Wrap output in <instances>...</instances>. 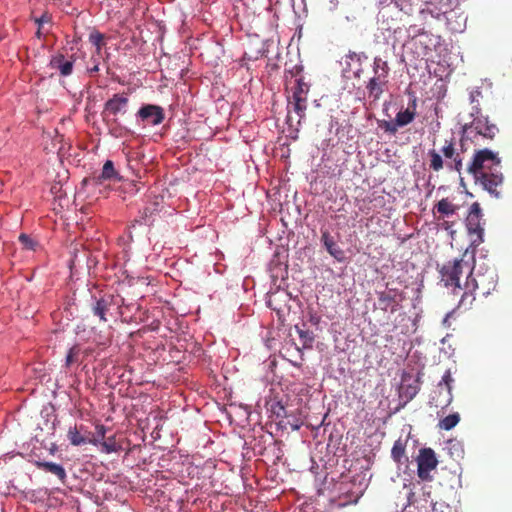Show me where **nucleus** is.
I'll list each match as a JSON object with an SVG mask.
<instances>
[{
    "label": "nucleus",
    "instance_id": "nucleus-1",
    "mask_svg": "<svg viewBox=\"0 0 512 512\" xmlns=\"http://www.w3.org/2000/svg\"><path fill=\"white\" fill-rule=\"evenodd\" d=\"M467 172L473 176L475 184H479L489 194L499 197L497 188L503 184L504 176L498 153L484 146L475 147Z\"/></svg>",
    "mask_w": 512,
    "mask_h": 512
},
{
    "label": "nucleus",
    "instance_id": "nucleus-2",
    "mask_svg": "<svg viewBox=\"0 0 512 512\" xmlns=\"http://www.w3.org/2000/svg\"><path fill=\"white\" fill-rule=\"evenodd\" d=\"M472 115H476L471 123L465 124L462 128L460 138L461 152L468 150L470 142L475 147H483L489 141H492L498 134L499 129L495 123H492L488 116L481 114V109L477 106L474 108Z\"/></svg>",
    "mask_w": 512,
    "mask_h": 512
},
{
    "label": "nucleus",
    "instance_id": "nucleus-3",
    "mask_svg": "<svg viewBox=\"0 0 512 512\" xmlns=\"http://www.w3.org/2000/svg\"><path fill=\"white\" fill-rule=\"evenodd\" d=\"M465 257H467V251L461 259L449 261L443 264L439 269L440 281L445 287L453 288L454 295H459L462 290L460 276L464 273H467V275L472 274V265L469 261L465 260Z\"/></svg>",
    "mask_w": 512,
    "mask_h": 512
},
{
    "label": "nucleus",
    "instance_id": "nucleus-4",
    "mask_svg": "<svg viewBox=\"0 0 512 512\" xmlns=\"http://www.w3.org/2000/svg\"><path fill=\"white\" fill-rule=\"evenodd\" d=\"M467 277L476 287L478 295L483 297L490 295L497 285V275L493 269H486L484 273H479L475 272L472 266V274L467 275Z\"/></svg>",
    "mask_w": 512,
    "mask_h": 512
},
{
    "label": "nucleus",
    "instance_id": "nucleus-5",
    "mask_svg": "<svg viewBox=\"0 0 512 512\" xmlns=\"http://www.w3.org/2000/svg\"><path fill=\"white\" fill-rule=\"evenodd\" d=\"M438 465L436 454L432 448H421L417 457V474L422 481H431L430 472Z\"/></svg>",
    "mask_w": 512,
    "mask_h": 512
},
{
    "label": "nucleus",
    "instance_id": "nucleus-6",
    "mask_svg": "<svg viewBox=\"0 0 512 512\" xmlns=\"http://www.w3.org/2000/svg\"><path fill=\"white\" fill-rule=\"evenodd\" d=\"M441 153L447 159L446 167L449 170H453L461 174L463 170V158L461 157V154L457 152L453 139L445 140V143L441 148Z\"/></svg>",
    "mask_w": 512,
    "mask_h": 512
},
{
    "label": "nucleus",
    "instance_id": "nucleus-7",
    "mask_svg": "<svg viewBox=\"0 0 512 512\" xmlns=\"http://www.w3.org/2000/svg\"><path fill=\"white\" fill-rule=\"evenodd\" d=\"M482 211L480 204L474 202L469 209L468 216L466 218V227L470 234H476L478 236V242H483L484 228L481 225Z\"/></svg>",
    "mask_w": 512,
    "mask_h": 512
},
{
    "label": "nucleus",
    "instance_id": "nucleus-8",
    "mask_svg": "<svg viewBox=\"0 0 512 512\" xmlns=\"http://www.w3.org/2000/svg\"><path fill=\"white\" fill-rule=\"evenodd\" d=\"M137 116L146 124L159 125L165 119V112L161 106L145 104L137 112Z\"/></svg>",
    "mask_w": 512,
    "mask_h": 512
},
{
    "label": "nucleus",
    "instance_id": "nucleus-9",
    "mask_svg": "<svg viewBox=\"0 0 512 512\" xmlns=\"http://www.w3.org/2000/svg\"><path fill=\"white\" fill-rule=\"evenodd\" d=\"M460 300L458 302L457 307L455 308V311L465 312L470 309H472L473 304L476 300V295H478V291L476 287H474L471 280L467 277L464 287H462V290L460 291Z\"/></svg>",
    "mask_w": 512,
    "mask_h": 512
},
{
    "label": "nucleus",
    "instance_id": "nucleus-10",
    "mask_svg": "<svg viewBox=\"0 0 512 512\" xmlns=\"http://www.w3.org/2000/svg\"><path fill=\"white\" fill-rule=\"evenodd\" d=\"M129 99L124 94H114L104 105L103 118L106 120V114L116 116L119 113L124 114L128 106Z\"/></svg>",
    "mask_w": 512,
    "mask_h": 512
},
{
    "label": "nucleus",
    "instance_id": "nucleus-11",
    "mask_svg": "<svg viewBox=\"0 0 512 512\" xmlns=\"http://www.w3.org/2000/svg\"><path fill=\"white\" fill-rule=\"evenodd\" d=\"M453 382V378L451 376V373L449 370H447L444 375L442 376V379L441 381L438 383V390H439V394L442 395V393L444 392V396H443V399H439L438 398H434L435 402H436V406H442V407H447L451 404L452 402V386H451V383Z\"/></svg>",
    "mask_w": 512,
    "mask_h": 512
},
{
    "label": "nucleus",
    "instance_id": "nucleus-12",
    "mask_svg": "<svg viewBox=\"0 0 512 512\" xmlns=\"http://www.w3.org/2000/svg\"><path fill=\"white\" fill-rule=\"evenodd\" d=\"M321 242L336 261L344 262L346 260L345 251L335 242L328 230H321Z\"/></svg>",
    "mask_w": 512,
    "mask_h": 512
},
{
    "label": "nucleus",
    "instance_id": "nucleus-13",
    "mask_svg": "<svg viewBox=\"0 0 512 512\" xmlns=\"http://www.w3.org/2000/svg\"><path fill=\"white\" fill-rule=\"evenodd\" d=\"M74 61L71 58L66 59L63 54L53 55L50 59V67L52 69L58 70L61 76H69L73 71Z\"/></svg>",
    "mask_w": 512,
    "mask_h": 512
},
{
    "label": "nucleus",
    "instance_id": "nucleus-14",
    "mask_svg": "<svg viewBox=\"0 0 512 512\" xmlns=\"http://www.w3.org/2000/svg\"><path fill=\"white\" fill-rule=\"evenodd\" d=\"M387 83V79L379 77V75L373 76L366 86L369 97L373 98L374 101L379 100Z\"/></svg>",
    "mask_w": 512,
    "mask_h": 512
},
{
    "label": "nucleus",
    "instance_id": "nucleus-15",
    "mask_svg": "<svg viewBox=\"0 0 512 512\" xmlns=\"http://www.w3.org/2000/svg\"><path fill=\"white\" fill-rule=\"evenodd\" d=\"M416 116V99H413L409 104L408 107L404 111H399L396 114L395 122L396 125L399 127H404L415 119Z\"/></svg>",
    "mask_w": 512,
    "mask_h": 512
},
{
    "label": "nucleus",
    "instance_id": "nucleus-16",
    "mask_svg": "<svg viewBox=\"0 0 512 512\" xmlns=\"http://www.w3.org/2000/svg\"><path fill=\"white\" fill-rule=\"evenodd\" d=\"M97 184H102L104 181L119 180L118 173L114 168L111 160H107L102 168V172L93 178Z\"/></svg>",
    "mask_w": 512,
    "mask_h": 512
},
{
    "label": "nucleus",
    "instance_id": "nucleus-17",
    "mask_svg": "<svg viewBox=\"0 0 512 512\" xmlns=\"http://www.w3.org/2000/svg\"><path fill=\"white\" fill-rule=\"evenodd\" d=\"M36 466L48 473L55 475L59 480L64 481L66 478V471L64 467L60 464H56L53 462H36Z\"/></svg>",
    "mask_w": 512,
    "mask_h": 512
},
{
    "label": "nucleus",
    "instance_id": "nucleus-18",
    "mask_svg": "<svg viewBox=\"0 0 512 512\" xmlns=\"http://www.w3.org/2000/svg\"><path fill=\"white\" fill-rule=\"evenodd\" d=\"M289 105H292L294 112L297 114V126H300L301 121L305 118L307 98H291V100H289ZM296 130H298V127H296Z\"/></svg>",
    "mask_w": 512,
    "mask_h": 512
},
{
    "label": "nucleus",
    "instance_id": "nucleus-19",
    "mask_svg": "<svg viewBox=\"0 0 512 512\" xmlns=\"http://www.w3.org/2000/svg\"><path fill=\"white\" fill-rule=\"evenodd\" d=\"M419 390H420L419 379H414L413 382L409 383V384H407L406 379H404L403 383L400 387V394H401V396L406 398V400L409 401V400H412L417 395Z\"/></svg>",
    "mask_w": 512,
    "mask_h": 512
},
{
    "label": "nucleus",
    "instance_id": "nucleus-20",
    "mask_svg": "<svg viewBox=\"0 0 512 512\" xmlns=\"http://www.w3.org/2000/svg\"><path fill=\"white\" fill-rule=\"evenodd\" d=\"M111 306V299L109 298H100L96 300L95 304L92 307L93 314L98 316L101 321L106 322L107 319L105 317L106 312L109 310Z\"/></svg>",
    "mask_w": 512,
    "mask_h": 512
},
{
    "label": "nucleus",
    "instance_id": "nucleus-21",
    "mask_svg": "<svg viewBox=\"0 0 512 512\" xmlns=\"http://www.w3.org/2000/svg\"><path fill=\"white\" fill-rule=\"evenodd\" d=\"M457 210L458 206L453 204L448 198L441 199L434 206V211L443 216H451L455 214Z\"/></svg>",
    "mask_w": 512,
    "mask_h": 512
},
{
    "label": "nucleus",
    "instance_id": "nucleus-22",
    "mask_svg": "<svg viewBox=\"0 0 512 512\" xmlns=\"http://www.w3.org/2000/svg\"><path fill=\"white\" fill-rule=\"evenodd\" d=\"M82 426L78 428L76 425L70 427L67 432V438L74 446H80L87 443V438L82 435Z\"/></svg>",
    "mask_w": 512,
    "mask_h": 512
},
{
    "label": "nucleus",
    "instance_id": "nucleus-23",
    "mask_svg": "<svg viewBox=\"0 0 512 512\" xmlns=\"http://www.w3.org/2000/svg\"><path fill=\"white\" fill-rule=\"evenodd\" d=\"M378 301L382 310L386 311L390 308L392 312L396 311L395 295L390 292H380L378 294Z\"/></svg>",
    "mask_w": 512,
    "mask_h": 512
},
{
    "label": "nucleus",
    "instance_id": "nucleus-24",
    "mask_svg": "<svg viewBox=\"0 0 512 512\" xmlns=\"http://www.w3.org/2000/svg\"><path fill=\"white\" fill-rule=\"evenodd\" d=\"M373 72L374 76L379 75V77L387 79L389 75V66L387 62L380 57H375L373 62Z\"/></svg>",
    "mask_w": 512,
    "mask_h": 512
},
{
    "label": "nucleus",
    "instance_id": "nucleus-25",
    "mask_svg": "<svg viewBox=\"0 0 512 512\" xmlns=\"http://www.w3.org/2000/svg\"><path fill=\"white\" fill-rule=\"evenodd\" d=\"M428 156L430 159L429 168L435 172H439L444 168V161L438 151L435 149L429 150Z\"/></svg>",
    "mask_w": 512,
    "mask_h": 512
},
{
    "label": "nucleus",
    "instance_id": "nucleus-26",
    "mask_svg": "<svg viewBox=\"0 0 512 512\" xmlns=\"http://www.w3.org/2000/svg\"><path fill=\"white\" fill-rule=\"evenodd\" d=\"M460 421V416L458 413L450 414L446 417H444L442 420L439 421V428L449 431L453 429Z\"/></svg>",
    "mask_w": 512,
    "mask_h": 512
},
{
    "label": "nucleus",
    "instance_id": "nucleus-27",
    "mask_svg": "<svg viewBox=\"0 0 512 512\" xmlns=\"http://www.w3.org/2000/svg\"><path fill=\"white\" fill-rule=\"evenodd\" d=\"M404 455H405V443L401 439H398L394 442V445L392 447L391 457L395 462L401 463Z\"/></svg>",
    "mask_w": 512,
    "mask_h": 512
},
{
    "label": "nucleus",
    "instance_id": "nucleus-28",
    "mask_svg": "<svg viewBox=\"0 0 512 512\" xmlns=\"http://www.w3.org/2000/svg\"><path fill=\"white\" fill-rule=\"evenodd\" d=\"M81 352H82V350L79 345L76 344V345L72 346L66 355V360H65L66 367H70L72 364L80 362L81 361L80 360Z\"/></svg>",
    "mask_w": 512,
    "mask_h": 512
},
{
    "label": "nucleus",
    "instance_id": "nucleus-29",
    "mask_svg": "<svg viewBox=\"0 0 512 512\" xmlns=\"http://www.w3.org/2000/svg\"><path fill=\"white\" fill-rule=\"evenodd\" d=\"M309 92V86L302 78L296 80V84L292 93L291 98H307Z\"/></svg>",
    "mask_w": 512,
    "mask_h": 512
},
{
    "label": "nucleus",
    "instance_id": "nucleus-30",
    "mask_svg": "<svg viewBox=\"0 0 512 512\" xmlns=\"http://www.w3.org/2000/svg\"><path fill=\"white\" fill-rule=\"evenodd\" d=\"M296 331L302 341V344L306 348L312 347V344L314 342V334L312 331L308 329H303L298 326H295Z\"/></svg>",
    "mask_w": 512,
    "mask_h": 512
},
{
    "label": "nucleus",
    "instance_id": "nucleus-31",
    "mask_svg": "<svg viewBox=\"0 0 512 512\" xmlns=\"http://www.w3.org/2000/svg\"><path fill=\"white\" fill-rule=\"evenodd\" d=\"M101 450L106 454H110L112 452H117L120 449V446L116 443V439L114 436L108 437L104 439L101 443Z\"/></svg>",
    "mask_w": 512,
    "mask_h": 512
},
{
    "label": "nucleus",
    "instance_id": "nucleus-32",
    "mask_svg": "<svg viewBox=\"0 0 512 512\" xmlns=\"http://www.w3.org/2000/svg\"><path fill=\"white\" fill-rule=\"evenodd\" d=\"M89 41L96 47V52L98 55L101 54V49L105 45L104 43V35L98 31H93L89 35Z\"/></svg>",
    "mask_w": 512,
    "mask_h": 512
},
{
    "label": "nucleus",
    "instance_id": "nucleus-33",
    "mask_svg": "<svg viewBox=\"0 0 512 512\" xmlns=\"http://www.w3.org/2000/svg\"><path fill=\"white\" fill-rule=\"evenodd\" d=\"M106 124L109 128V132L111 135L115 137H121L123 136V133L127 132V130L123 127H121L116 119L112 120H105Z\"/></svg>",
    "mask_w": 512,
    "mask_h": 512
},
{
    "label": "nucleus",
    "instance_id": "nucleus-34",
    "mask_svg": "<svg viewBox=\"0 0 512 512\" xmlns=\"http://www.w3.org/2000/svg\"><path fill=\"white\" fill-rule=\"evenodd\" d=\"M379 127L384 129L385 132H388L394 135L398 131V126L394 121L381 120L379 121Z\"/></svg>",
    "mask_w": 512,
    "mask_h": 512
},
{
    "label": "nucleus",
    "instance_id": "nucleus-35",
    "mask_svg": "<svg viewBox=\"0 0 512 512\" xmlns=\"http://www.w3.org/2000/svg\"><path fill=\"white\" fill-rule=\"evenodd\" d=\"M19 241L23 244V246L26 249H29V250H34L35 249L36 242L33 239H31L28 235L21 234L19 236Z\"/></svg>",
    "mask_w": 512,
    "mask_h": 512
},
{
    "label": "nucleus",
    "instance_id": "nucleus-36",
    "mask_svg": "<svg viewBox=\"0 0 512 512\" xmlns=\"http://www.w3.org/2000/svg\"><path fill=\"white\" fill-rule=\"evenodd\" d=\"M420 14L423 16L424 19L426 18L427 14H429L433 18L438 19L440 17V15L442 14V12L439 9H437L436 7L430 8L429 6H427L426 8L421 9Z\"/></svg>",
    "mask_w": 512,
    "mask_h": 512
},
{
    "label": "nucleus",
    "instance_id": "nucleus-37",
    "mask_svg": "<svg viewBox=\"0 0 512 512\" xmlns=\"http://www.w3.org/2000/svg\"><path fill=\"white\" fill-rule=\"evenodd\" d=\"M51 19V15L48 12H44L40 17L34 18V21L38 26L43 27L45 23H50Z\"/></svg>",
    "mask_w": 512,
    "mask_h": 512
},
{
    "label": "nucleus",
    "instance_id": "nucleus-38",
    "mask_svg": "<svg viewBox=\"0 0 512 512\" xmlns=\"http://www.w3.org/2000/svg\"><path fill=\"white\" fill-rule=\"evenodd\" d=\"M96 434L97 437H99L102 441L105 439L106 435V428L104 425H97L96 426Z\"/></svg>",
    "mask_w": 512,
    "mask_h": 512
},
{
    "label": "nucleus",
    "instance_id": "nucleus-39",
    "mask_svg": "<svg viewBox=\"0 0 512 512\" xmlns=\"http://www.w3.org/2000/svg\"><path fill=\"white\" fill-rule=\"evenodd\" d=\"M481 95V92L480 91H473L470 93V101L471 103H474L475 101H477V97Z\"/></svg>",
    "mask_w": 512,
    "mask_h": 512
},
{
    "label": "nucleus",
    "instance_id": "nucleus-40",
    "mask_svg": "<svg viewBox=\"0 0 512 512\" xmlns=\"http://www.w3.org/2000/svg\"><path fill=\"white\" fill-rule=\"evenodd\" d=\"M102 440L99 437L87 439V443L93 444V445H100Z\"/></svg>",
    "mask_w": 512,
    "mask_h": 512
},
{
    "label": "nucleus",
    "instance_id": "nucleus-41",
    "mask_svg": "<svg viewBox=\"0 0 512 512\" xmlns=\"http://www.w3.org/2000/svg\"><path fill=\"white\" fill-rule=\"evenodd\" d=\"M99 71V64L96 62L93 67L89 68V73L94 74Z\"/></svg>",
    "mask_w": 512,
    "mask_h": 512
},
{
    "label": "nucleus",
    "instance_id": "nucleus-42",
    "mask_svg": "<svg viewBox=\"0 0 512 512\" xmlns=\"http://www.w3.org/2000/svg\"><path fill=\"white\" fill-rule=\"evenodd\" d=\"M42 29H43V27L38 26V29L36 31V37L39 39L42 38V36L44 35L42 32Z\"/></svg>",
    "mask_w": 512,
    "mask_h": 512
},
{
    "label": "nucleus",
    "instance_id": "nucleus-43",
    "mask_svg": "<svg viewBox=\"0 0 512 512\" xmlns=\"http://www.w3.org/2000/svg\"><path fill=\"white\" fill-rule=\"evenodd\" d=\"M92 350L91 349H85L81 352V354H83L84 357H87L91 354Z\"/></svg>",
    "mask_w": 512,
    "mask_h": 512
},
{
    "label": "nucleus",
    "instance_id": "nucleus-44",
    "mask_svg": "<svg viewBox=\"0 0 512 512\" xmlns=\"http://www.w3.org/2000/svg\"><path fill=\"white\" fill-rule=\"evenodd\" d=\"M347 57H349L350 59H353L355 57H357V54L355 52H350Z\"/></svg>",
    "mask_w": 512,
    "mask_h": 512
},
{
    "label": "nucleus",
    "instance_id": "nucleus-45",
    "mask_svg": "<svg viewBox=\"0 0 512 512\" xmlns=\"http://www.w3.org/2000/svg\"><path fill=\"white\" fill-rule=\"evenodd\" d=\"M287 122L289 123L290 126H292V117L289 114L287 116Z\"/></svg>",
    "mask_w": 512,
    "mask_h": 512
},
{
    "label": "nucleus",
    "instance_id": "nucleus-46",
    "mask_svg": "<svg viewBox=\"0 0 512 512\" xmlns=\"http://www.w3.org/2000/svg\"><path fill=\"white\" fill-rule=\"evenodd\" d=\"M283 413H285V408L283 406H280L279 408Z\"/></svg>",
    "mask_w": 512,
    "mask_h": 512
},
{
    "label": "nucleus",
    "instance_id": "nucleus-47",
    "mask_svg": "<svg viewBox=\"0 0 512 512\" xmlns=\"http://www.w3.org/2000/svg\"><path fill=\"white\" fill-rule=\"evenodd\" d=\"M2 40V37L0 36V41Z\"/></svg>",
    "mask_w": 512,
    "mask_h": 512
}]
</instances>
